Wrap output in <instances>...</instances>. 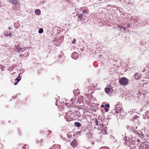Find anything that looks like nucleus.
Segmentation results:
<instances>
[{
	"mask_svg": "<svg viewBox=\"0 0 149 149\" xmlns=\"http://www.w3.org/2000/svg\"><path fill=\"white\" fill-rule=\"evenodd\" d=\"M21 49H20V47H19V46H15V50L16 51L18 52H20Z\"/></svg>",
	"mask_w": 149,
	"mask_h": 149,
	"instance_id": "9",
	"label": "nucleus"
},
{
	"mask_svg": "<svg viewBox=\"0 0 149 149\" xmlns=\"http://www.w3.org/2000/svg\"><path fill=\"white\" fill-rule=\"evenodd\" d=\"M8 29H11V27H9L8 28Z\"/></svg>",
	"mask_w": 149,
	"mask_h": 149,
	"instance_id": "26",
	"label": "nucleus"
},
{
	"mask_svg": "<svg viewBox=\"0 0 149 149\" xmlns=\"http://www.w3.org/2000/svg\"><path fill=\"white\" fill-rule=\"evenodd\" d=\"M76 40L75 39H74L72 42V43H74V42L76 41Z\"/></svg>",
	"mask_w": 149,
	"mask_h": 149,
	"instance_id": "20",
	"label": "nucleus"
},
{
	"mask_svg": "<svg viewBox=\"0 0 149 149\" xmlns=\"http://www.w3.org/2000/svg\"><path fill=\"white\" fill-rule=\"evenodd\" d=\"M140 149H148V145L147 144V142H145L142 143L139 147Z\"/></svg>",
	"mask_w": 149,
	"mask_h": 149,
	"instance_id": "3",
	"label": "nucleus"
},
{
	"mask_svg": "<svg viewBox=\"0 0 149 149\" xmlns=\"http://www.w3.org/2000/svg\"><path fill=\"white\" fill-rule=\"evenodd\" d=\"M4 35L6 37H7L8 36H9L10 37L12 36V35L11 33H10L9 34H7L6 32H5Z\"/></svg>",
	"mask_w": 149,
	"mask_h": 149,
	"instance_id": "14",
	"label": "nucleus"
},
{
	"mask_svg": "<svg viewBox=\"0 0 149 149\" xmlns=\"http://www.w3.org/2000/svg\"><path fill=\"white\" fill-rule=\"evenodd\" d=\"M105 92L108 94H109L111 92V89L109 88H107L105 89Z\"/></svg>",
	"mask_w": 149,
	"mask_h": 149,
	"instance_id": "10",
	"label": "nucleus"
},
{
	"mask_svg": "<svg viewBox=\"0 0 149 149\" xmlns=\"http://www.w3.org/2000/svg\"><path fill=\"white\" fill-rule=\"evenodd\" d=\"M141 76V74L138 73H137L134 75L135 79L136 80L139 79L140 78Z\"/></svg>",
	"mask_w": 149,
	"mask_h": 149,
	"instance_id": "8",
	"label": "nucleus"
},
{
	"mask_svg": "<svg viewBox=\"0 0 149 149\" xmlns=\"http://www.w3.org/2000/svg\"><path fill=\"white\" fill-rule=\"evenodd\" d=\"M70 145L74 148V147L77 146V144L76 140H73L72 142L71 143Z\"/></svg>",
	"mask_w": 149,
	"mask_h": 149,
	"instance_id": "6",
	"label": "nucleus"
},
{
	"mask_svg": "<svg viewBox=\"0 0 149 149\" xmlns=\"http://www.w3.org/2000/svg\"><path fill=\"white\" fill-rule=\"evenodd\" d=\"M118 105H117L115 107V110L116 111V112L117 113H118L120 111V112H121L123 110V109H122L121 108H120V107H117V106Z\"/></svg>",
	"mask_w": 149,
	"mask_h": 149,
	"instance_id": "7",
	"label": "nucleus"
},
{
	"mask_svg": "<svg viewBox=\"0 0 149 149\" xmlns=\"http://www.w3.org/2000/svg\"><path fill=\"white\" fill-rule=\"evenodd\" d=\"M19 81V80H18V81H17V82H16V83H14V85H17V83H18V82Z\"/></svg>",
	"mask_w": 149,
	"mask_h": 149,
	"instance_id": "19",
	"label": "nucleus"
},
{
	"mask_svg": "<svg viewBox=\"0 0 149 149\" xmlns=\"http://www.w3.org/2000/svg\"><path fill=\"white\" fill-rule=\"evenodd\" d=\"M18 80H19V81H20V79H18L17 78H16L15 79V80H17V81H18Z\"/></svg>",
	"mask_w": 149,
	"mask_h": 149,
	"instance_id": "22",
	"label": "nucleus"
},
{
	"mask_svg": "<svg viewBox=\"0 0 149 149\" xmlns=\"http://www.w3.org/2000/svg\"><path fill=\"white\" fill-rule=\"evenodd\" d=\"M41 11L40 10L38 9H37L35 11V13L36 14L38 15H39L40 14Z\"/></svg>",
	"mask_w": 149,
	"mask_h": 149,
	"instance_id": "11",
	"label": "nucleus"
},
{
	"mask_svg": "<svg viewBox=\"0 0 149 149\" xmlns=\"http://www.w3.org/2000/svg\"><path fill=\"white\" fill-rule=\"evenodd\" d=\"M105 107H107L109 108V104H107L105 105Z\"/></svg>",
	"mask_w": 149,
	"mask_h": 149,
	"instance_id": "18",
	"label": "nucleus"
},
{
	"mask_svg": "<svg viewBox=\"0 0 149 149\" xmlns=\"http://www.w3.org/2000/svg\"><path fill=\"white\" fill-rule=\"evenodd\" d=\"M119 82L120 84L126 86L128 84V80L126 78L123 77L119 79Z\"/></svg>",
	"mask_w": 149,
	"mask_h": 149,
	"instance_id": "2",
	"label": "nucleus"
},
{
	"mask_svg": "<svg viewBox=\"0 0 149 149\" xmlns=\"http://www.w3.org/2000/svg\"><path fill=\"white\" fill-rule=\"evenodd\" d=\"M125 139H127V136H125Z\"/></svg>",
	"mask_w": 149,
	"mask_h": 149,
	"instance_id": "28",
	"label": "nucleus"
},
{
	"mask_svg": "<svg viewBox=\"0 0 149 149\" xmlns=\"http://www.w3.org/2000/svg\"><path fill=\"white\" fill-rule=\"evenodd\" d=\"M119 28H120L122 31H125V29L124 28V27H122V26H121V27H119Z\"/></svg>",
	"mask_w": 149,
	"mask_h": 149,
	"instance_id": "17",
	"label": "nucleus"
},
{
	"mask_svg": "<svg viewBox=\"0 0 149 149\" xmlns=\"http://www.w3.org/2000/svg\"><path fill=\"white\" fill-rule=\"evenodd\" d=\"M20 73H19V76L20 75Z\"/></svg>",
	"mask_w": 149,
	"mask_h": 149,
	"instance_id": "30",
	"label": "nucleus"
},
{
	"mask_svg": "<svg viewBox=\"0 0 149 149\" xmlns=\"http://www.w3.org/2000/svg\"><path fill=\"white\" fill-rule=\"evenodd\" d=\"M49 149H58V148L56 145H54L50 148Z\"/></svg>",
	"mask_w": 149,
	"mask_h": 149,
	"instance_id": "12",
	"label": "nucleus"
},
{
	"mask_svg": "<svg viewBox=\"0 0 149 149\" xmlns=\"http://www.w3.org/2000/svg\"><path fill=\"white\" fill-rule=\"evenodd\" d=\"M83 16V14H82L81 13L80 14L78 17L80 19H81L82 18Z\"/></svg>",
	"mask_w": 149,
	"mask_h": 149,
	"instance_id": "15",
	"label": "nucleus"
},
{
	"mask_svg": "<svg viewBox=\"0 0 149 149\" xmlns=\"http://www.w3.org/2000/svg\"><path fill=\"white\" fill-rule=\"evenodd\" d=\"M74 125L78 127H79L80 126H81V124L80 123H78V122H75L74 123Z\"/></svg>",
	"mask_w": 149,
	"mask_h": 149,
	"instance_id": "13",
	"label": "nucleus"
},
{
	"mask_svg": "<svg viewBox=\"0 0 149 149\" xmlns=\"http://www.w3.org/2000/svg\"><path fill=\"white\" fill-rule=\"evenodd\" d=\"M77 55L78 54L77 52H74L72 54V57L74 59H77L78 57Z\"/></svg>",
	"mask_w": 149,
	"mask_h": 149,
	"instance_id": "5",
	"label": "nucleus"
},
{
	"mask_svg": "<svg viewBox=\"0 0 149 149\" xmlns=\"http://www.w3.org/2000/svg\"><path fill=\"white\" fill-rule=\"evenodd\" d=\"M137 118V116H135V117H134V119H136Z\"/></svg>",
	"mask_w": 149,
	"mask_h": 149,
	"instance_id": "25",
	"label": "nucleus"
},
{
	"mask_svg": "<svg viewBox=\"0 0 149 149\" xmlns=\"http://www.w3.org/2000/svg\"><path fill=\"white\" fill-rule=\"evenodd\" d=\"M109 111V109L107 108H106V109H105V111Z\"/></svg>",
	"mask_w": 149,
	"mask_h": 149,
	"instance_id": "24",
	"label": "nucleus"
},
{
	"mask_svg": "<svg viewBox=\"0 0 149 149\" xmlns=\"http://www.w3.org/2000/svg\"><path fill=\"white\" fill-rule=\"evenodd\" d=\"M106 148L104 147H101L100 148V149H104V148Z\"/></svg>",
	"mask_w": 149,
	"mask_h": 149,
	"instance_id": "21",
	"label": "nucleus"
},
{
	"mask_svg": "<svg viewBox=\"0 0 149 149\" xmlns=\"http://www.w3.org/2000/svg\"><path fill=\"white\" fill-rule=\"evenodd\" d=\"M124 140H125V139L124 138H123Z\"/></svg>",
	"mask_w": 149,
	"mask_h": 149,
	"instance_id": "31",
	"label": "nucleus"
},
{
	"mask_svg": "<svg viewBox=\"0 0 149 149\" xmlns=\"http://www.w3.org/2000/svg\"><path fill=\"white\" fill-rule=\"evenodd\" d=\"M9 2L11 3V4H13V5H15L16 6H19V4L17 3V0H10Z\"/></svg>",
	"mask_w": 149,
	"mask_h": 149,
	"instance_id": "4",
	"label": "nucleus"
},
{
	"mask_svg": "<svg viewBox=\"0 0 149 149\" xmlns=\"http://www.w3.org/2000/svg\"><path fill=\"white\" fill-rule=\"evenodd\" d=\"M140 140H137V141L138 142H140Z\"/></svg>",
	"mask_w": 149,
	"mask_h": 149,
	"instance_id": "29",
	"label": "nucleus"
},
{
	"mask_svg": "<svg viewBox=\"0 0 149 149\" xmlns=\"http://www.w3.org/2000/svg\"><path fill=\"white\" fill-rule=\"evenodd\" d=\"M87 11L86 10H84L83 11V14H84V13L85 12H87Z\"/></svg>",
	"mask_w": 149,
	"mask_h": 149,
	"instance_id": "23",
	"label": "nucleus"
},
{
	"mask_svg": "<svg viewBox=\"0 0 149 149\" xmlns=\"http://www.w3.org/2000/svg\"><path fill=\"white\" fill-rule=\"evenodd\" d=\"M101 107H104V106L103 105H101Z\"/></svg>",
	"mask_w": 149,
	"mask_h": 149,
	"instance_id": "27",
	"label": "nucleus"
},
{
	"mask_svg": "<svg viewBox=\"0 0 149 149\" xmlns=\"http://www.w3.org/2000/svg\"><path fill=\"white\" fill-rule=\"evenodd\" d=\"M125 144L130 146L131 149H134L136 148L137 145L135 143L134 140H125Z\"/></svg>",
	"mask_w": 149,
	"mask_h": 149,
	"instance_id": "1",
	"label": "nucleus"
},
{
	"mask_svg": "<svg viewBox=\"0 0 149 149\" xmlns=\"http://www.w3.org/2000/svg\"><path fill=\"white\" fill-rule=\"evenodd\" d=\"M43 31V29L42 28H40L38 31V33H39L41 34L42 33Z\"/></svg>",
	"mask_w": 149,
	"mask_h": 149,
	"instance_id": "16",
	"label": "nucleus"
}]
</instances>
